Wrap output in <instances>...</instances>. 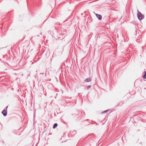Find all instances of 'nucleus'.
<instances>
[{"label": "nucleus", "mask_w": 146, "mask_h": 146, "mask_svg": "<svg viewBox=\"0 0 146 146\" xmlns=\"http://www.w3.org/2000/svg\"><path fill=\"white\" fill-rule=\"evenodd\" d=\"M57 24H59V23H57Z\"/></svg>", "instance_id": "9d476101"}, {"label": "nucleus", "mask_w": 146, "mask_h": 146, "mask_svg": "<svg viewBox=\"0 0 146 146\" xmlns=\"http://www.w3.org/2000/svg\"><path fill=\"white\" fill-rule=\"evenodd\" d=\"M90 87H91V86H88V88H90Z\"/></svg>", "instance_id": "6e6552de"}, {"label": "nucleus", "mask_w": 146, "mask_h": 146, "mask_svg": "<svg viewBox=\"0 0 146 146\" xmlns=\"http://www.w3.org/2000/svg\"><path fill=\"white\" fill-rule=\"evenodd\" d=\"M57 126V123H55L54 125V126H53V128L54 129Z\"/></svg>", "instance_id": "39448f33"}, {"label": "nucleus", "mask_w": 146, "mask_h": 146, "mask_svg": "<svg viewBox=\"0 0 146 146\" xmlns=\"http://www.w3.org/2000/svg\"><path fill=\"white\" fill-rule=\"evenodd\" d=\"M7 108H8V106H7V107H6V109H7Z\"/></svg>", "instance_id": "1a4fd4ad"}, {"label": "nucleus", "mask_w": 146, "mask_h": 146, "mask_svg": "<svg viewBox=\"0 0 146 146\" xmlns=\"http://www.w3.org/2000/svg\"><path fill=\"white\" fill-rule=\"evenodd\" d=\"M96 16L100 20H101L102 18V16L101 15L96 14Z\"/></svg>", "instance_id": "f03ea898"}, {"label": "nucleus", "mask_w": 146, "mask_h": 146, "mask_svg": "<svg viewBox=\"0 0 146 146\" xmlns=\"http://www.w3.org/2000/svg\"><path fill=\"white\" fill-rule=\"evenodd\" d=\"M108 111V110L102 112V113H105L107 112Z\"/></svg>", "instance_id": "0eeeda50"}, {"label": "nucleus", "mask_w": 146, "mask_h": 146, "mask_svg": "<svg viewBox=\"0 0 146 146\" xmlns=\"http://www.w3.org/2000/svg\"><path fill=\"white\" fill-rule=\"evenodd\" d=\"M91 80L90 78H87L85 80V81L86 82H89L90 81H91Z\"/></svg>", "instance_id": "20e7f679"}, {"label": "nucleus", "mask_w": 146, "mask_h": 146, "mask_svg": "<svg viewBox=\"0 0 146 146\" xmlns=\"http://www.w3.org/2000/svg\"><path fill=\"white\" fill-rule=\"evenodd\" d=\"M2 113L4 116H6L7 115V111L5 110H4L2 112Z\"/></svg>", "instance_id": "7ed1b4c3"}, {"label": "nucleus", "mask_w": 146, "mask_h": 146, "mask_svg": "<svg viewBox=\"0 0 146 146\" xmlns=\"http://www.w3.org/2000/svg\"><path fill=\"white\" fill-rule=\"evenodd\" d=\"M143 78L144 79H146V71L145 72V74L143 76Z\"/></svg>", "instance_id": "423d86ee"}, {"label": "nucleus", "mask_w": 146, "mask_h": 146, "mask_svg": "<svg viewBox=\"0 0 146 146\" xmlns=\"http://www.w3.org/2000/svg\"><path fill=\"white\" fill-rule=\"evenodd\" d=\"M137 17L139 20H141L144 18V15L138 10H137Z\"/></svg>", "instance_id": "f257e3e1"}]
</instances>
